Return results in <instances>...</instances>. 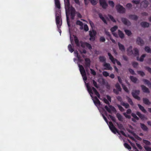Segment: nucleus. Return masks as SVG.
<instances>
[{"label": "nucleus", "mask_w": 151, "mask_h": 151, "mask_svg": "<svg viewBox=\"0 0 151 151\" xmlns=\"http://www.w3.org/2000/svg\"><path fill=\"white\" fill-rule=\"evenodd\" d=\"M87 87L89 93L90 94H93V93L92 92V90L90 88V87L89 86L87 85Z\"/></svg>", "instance_id": "55"}, {"label": "nucleus", "mask_w": 151, "mask_h": 151, "mask_svg": "<svg viewBox=\"0 0 151 151\" xmlns=\"http://www.w3.org/2000/svg\"><path fill=\"white\" fill-rule=\"evenodd\" d=\"M146 54H143L140 57V58H139L138 56L137 57V60H138L140 62H142L144 60V58L146 56Z\"/></svg>", "instance_id": "28"}, {"label": "nucleus", "mask_w": 151, "mask_h": 151, "mask_svg": "<svg viewBox=\"0 0 151 151\" xmlns=\"http://www.w3.org/2000/svg\"><path fill=\"white\" fill-rule=\"evenodd\" d=\"M118 28V27L116 26H114L113 27L111 28L110 29L111 31L112 32H114L116 31Z\"/></svg>", "instance_id": "46"}, {"label": "nucleus", "mask_w": 151, "mask_h": 151, "mask_svg": "<svg viewBox=\"0 0 151 151\" xmlns=\"http://www.w3.org/2000/svg\"><path fill=\"white\" fill-rule=\"evenodd\" d=\"M126 99L127 100L128 102L132 106L134 105L133 103L132 99L128 96H126Z\"/></svg>", "instance_id": "33"}, {"label": "nucleus", "mask_w": 151, "mask_h": 151, "mask_svg": "<svg viewBox=\"0 0 151 151\" xmlns=\"http://www.w3.org/2000/svg\"><path fill=\"white\" fill-rule=\"evenodd\" d=\"M55 6L58 9L60 8V4L59 0H54Z\"/></svg>", "instance_id": "20"}, {"label": "nucleus", "mask_w": 151, "mask_h": 151, "mask_svg": "<svg viewBox=\"0 0 151 151\" xmlns=\"http://www.w3.org/2000/svg\"><path fill=\"white\" fill-rule=\"evenodd\" d=\"M95 36H92L91 34L90 35L89 40L91 41H93L95 39Z\"/></svg>", "instance_id": "56"}, {"label": "nucleus", "mask_w": 151, "mask_h": 151, "mask_svg": "<svg viewBox=\"0 0 151 151\" xmlns=\"http://www.w3.org/2000/svg\"><path fill=\"white\" fill-rule=\"evenodd\" d=\"M103 101L105 103L109 105V106L110 108H109L107 106H105L104 107L105 109L108 112L110 113H111V110L113 111H116L115 108L112 105H110V103L107 99L105 98H104L103 99Z\"/></svg>", "instance_id": "3"}, {"label": "nucleus", "mask_w": 151, "mask_h": 151, "mask_svg": "<svg viewBox=\"0 0 151 151\" xmlns=\"http://www.w3.org/2000/svg\"><path fill=\"white\" fill-rule=\"evenodd\" d=\"M142 3L143 4V6L145 8H147L149 5V2L147 0H145Z\"/></svg>", "instance_id": "39"}, {"label": "nucleus", "mask_w": 151, "mask_h": 151, "mask_svg": "<svg viewBox=\"0 0 151 151\" xmlns=\"http://www.w3.org/2000/svg\"><path fill=\"white\" fill-rule=\"evenodd\" d=\"M126 99L127 100L128 102L132 106L134 105L133 103L132 99L128 96H126Z\"/></svg>", "instance_id": "34"}, {"label": "nucleus", "mask_w": 151, "mask_h": 151, "mask_svg": "<svg viewBox=\"0 0 151 151\" xmlns=\"http://www.w3.org/2000/svg\"><path fill=\"white\" fill-rule=\"evenodd\" d=\"M130 79L134 83H136L138 79L137 78L134 77L132 76H130Z\"/></svg>", "instance_id": "27"}, {"label": "nucleus", "mask_w": 151, "mask_h": 151, "mask_svg": "<svg viewBox=\"0 0 151 151\" xmlns=\"http://www.w3.org/2000/svg\"><path fill=\"white\" fill-rule=\"evenodd\" d=\"M120 104L124 106L126 109H128L129 107V104L127 103H125L124 102H122Z\"/></svg>", "instance_id": "37"}, {"label": "nucleus", "mask_w": 151, "mask_h": 151, "mask_svg": "<svg viewBox=\"0 0 151 151\" xmlns=\"http://www.w3.org/2000/svg\"><path fill=\"white\" fill-rule=\"evenodd\" d=\"M118 34L119 37L121 39H123L124 37V35L123 32L120 30H118Z\"/></svg>", "instance_id": "25"}, {"label": "nucleus", "mask_w": 151, "mask_h": 151, "mask_svg": "<svg viewBox=\"0 0 151 151\" xmlns=\"http://www.w3.org/2000/svg\"><path fill=\"white\" fill-rule=\"evenodd\" d=\"M139 93L140 91L139 90H133L132 92V94L134 98L138 101H140V98L137 95L139 94Z\"/></svg>", "instance_id": "7"}, {"label": "nucleus", "mask_w": 151, "mask_h": 151, "mask_svg": "<svg viewBox=\"0 0 151 151\" xmlns=\"http://www.w3.org/2000/svg\"><path fill=\"white\" fill-rule=\"evenodd\" d=\"M116 7L117 12L119 13H124L125 12V9L120 4L116 5Z\"/></svg>", "instance_id": "8"}, {"label": "nucleus", "mask_w": 151, "mask_h": 151, "mask_svg": "<svg viewBox=\"0 0 151 151\" xmlns=\"http://www.w3.org/2000/svg\"><path fill=\"white\" fill-rule=\"evenodd\" d=\"M119 109L121 111H124V109L119 104H117V105Z\"/></svg>", "instance_id": "57"}, {"label": "nucleus", "mask_w": 151, "mask_h": 151, "mask_svg": "<svg viewBox=\"0 0 151 151\" xmlns=\"http://www.w3.org/2000/svg\"><path fill=\"white\" fill-rule=\"evenodd\" d=\"M68 48L69 50L71 53H72L74 51V49L73 48L71 45H69L68 46Z\"/></svg>", "instance_id": "43"}, {"label": "nucleus", "mask_w": 151, "mask_h": 151, "mask_svg": "<svg viewBox=\"0 0 151 151\" xmlns=\"http://www.w3.org/2000/svg\"><path fill=\"white\" fill-rule=\"evenodd\" d=\"M66 14V20L68 25L69 27L70 26V24L69 18V15L70 14L71 19H73L74 18L76 10L75 9L71 6L70 7L69 6L68 9H67L66 7L65 8Z\"/></svg>", "instance_id": "1"}, {"label": "nucleus", "mask_w": 151, "mask_h": 151, "mask_svg": "<svg viewBox=\"0 0 151 151\" xmlns=\"http://www.w3.org/2000/svg\"><path fill=\"white\" fill-rule=\"evenodd\" d=\"M124 32H125L126 34L128 36H130L132 34L131 31L127 29L124 30Z\"/></svg>", "instance_id": "47"}, {"label": "nucleus", "mask_w": 151, "mask_h": 151, "mask_svg": "<svg viewBox=\"0 0 151 151\" xmlns=\"http://www.w3.org/2000/svg\"><path fill=\"white\" fill-rule=\"evenodd\" d=\"M85 65L86 68H89L91 65V60L88 58H86L85 60Z\"/></svg>", "instance_id": "13"}, {"label": "nucleus", "mask_w": 151, "mask_h": 151, "mask_svg": "<svg viewBox=\"0 0 151 151\" xmlns=\"http://www.w3.org/2000/svg\"><path fill=\"white\" fill-rule=\"evenodd\" d=\"M140 25L142 27H147L149 26V24L146 22H142L140 23Z\"/></svg>", "instance_id": "21"}, {"label": "nucleus", "mask_w": 151, "mask_h": 151, "mask_svg": "<svg viewBox=\"0 0 151 151\" xmlns=\"http://www.w3.org/2000/svg\"><path fill=\"white\" fill-rule=\"evenodd\" d=\"M108 3L109 5L111 6L112 8L114 7V3L112 1H108Z\"/></svg>", "instance_id": "53"}, {"label": "nucleus", "mask_w": 151, "mask_h": 151, "mask_svg": "<svg viewBox=\"0 0 151 151\" xmlns=\"http://www.w3.org/2000/svg\"><path fill=\"white\" fill-rule=\"evenodd\" d=\"M145 68L150 73H151V68L148 66L145 67Z\"/></svg>", "instance_id": "64"}, {"label": "nucleus", "mask_w": 151, "mask_h": 151, "mask_svg": "<svg viewBox=\"0 0 151 151\" xmlns=\"http://www.w3.org/2000/svg\"><path fill=\"white\" fill-rule=\"evenodd\" d=\"M138 106L139 109L142 111L143 113H146L147 112L146 110L145 109L144 107L142 105L139 104H138Z\"/></svg>", "instance_id": "29"}, {"label": "nucleus", "mask_w": 151, "mask_h": 151, "mask_svg": "<svg viewBox=\"0 0 151 151\" xmlns=\"http://www.w3.org/2000/svg\"><path fill=\"white\" fill-rule=\"evenodd\" d=\"M74 41L77 46L79 47L81 45V46L83 47H84L86 46L89 49H92V47L91 45L89 43L87 42H83L82 41L79 42V40L77 37H75L74 38Z\"/></svg>", "instance_id": "2"}, {"label": "nucleus", "mask_w": 151, "mask_h": 151, "mask_svg": "<svg viewBox=\"0 0 151 151\" xmlns=\"http://www.w3.org/2000/svg\"><path fill=\"white\" fill-rule=\"evenodd\" d=\"M132 64L133 67L135 68H137L138 65V63L136 62H132Z\"/></svg>", "instance_id": "49"}, {"label": "nucleus", "mask_w": 151, "mask_h": 151, "mask_svg": "<svg viewBox=\"0 0 151 151\" xmlns=\"http://www.w3.org/2000/svg\"><path fill=\"white\" fill-rule=\"evenodd\" d=\"M143 143L145 144L146 145L150 146L151 145L150 142L148 140L143 139Z\"/></svg>", "instance_id": "52"}, {"label": "nucleus", "mask_w": 151, "mask_h": 151, "mask_svg": "<svg viewBox=\"0 0 151 151\" xmlns=\"http://www.w3.org/2000/svg\"><path fill=\"white\" fill-rule=\"evenodd\" d=\"M145 51L147 53H151V49L149 47L146 46L145 48Z\"/></svg>", "instance_id": "42"}, {"label": "nucleus", "mask_w": 151, "mask_h": 151, "mask_svg": "<svg viewBox=\"0 0 151 151\" xmlns=\"http://www.w3.org/2000/svg\"><path fill=\"white\" fill-rule=\"evenodd\" d=\"M140 125L141 128L143 131H147L148 130V128L145 124L140 123Z\"/></svg>", "instance_id": "22"}, {"label": "nucleus", "mask_w": 151, "mask_h": 151, "mask_svg": "<svg viewBox=\"0 0 151 151\" xmlns=\"http://www.w3.org/2000/svg\"><path fill=\"white\" fill-rule=\"evenodd\" d=\"M109 127L111 131L114 134H115L116 133H117L119 134V132L117 130V129L115 127L113 124V123L111 122H109Z\"/></svg>", "instance_id": "5"}, {"label": "nucleus", "mask_w": 151, "mask_h": 151, "mask_svg": "<svg viewBox=\"0 0 151 151\" xmlns=\"http://www.w3.org/2000/svg\"><path fill=\"white\" fill-rule=\"evenodd\" d=\"M103 66L106 68H104V70H112L113 68L111 66L110 64L109 63H105L103 64Z\"/></svg>", "instance_id": "11"}, {"label": "nucleus", "mask_w": 151, "mask_h": 151, "mask_svg": "<svg viewBox=\"0 0 151 151\" xmlns=\"http://www.w3.org/2000/svg\"><path fill=\"white\" fill-rule=\"evenodd\" d=\"M89 32L90 36L91 34L92 36H96V32L93 30L92 31H90Z\"/></svg>", "instance_id": "44"}, {"label": "nucleus", "mask_w": 151, "mask_h": 151, "mask_svg": "<svg viewBox=\"0 0 151 151\" xmlns=\"http://www.w3.org/2000/svg\"><path fill=\"white\" fill-rule=\"evenodd\" d=\"M90 70L91 71V74L95 76L96 75V73L95 71L93 69L90 68Z\"/></svg>", "instance_id": "59"}, {"label": "nucleus", "mask_w": 151, "mask_h": 151, "mask_svg": "<svg viewBox=\"0 0 151 151\" xmlns=\"http://www.w3.org/2000/svg\"><path fill=\"white\" fill-rule=\"evenodd\" d=\"M128 70H129V73L133 75L135 74V72H134V70L133 69H132L131 68H129L128 69Z\"/></svg>", "instance_id": "62"}, {"label": "nucleus", "mask_w": 151, "mask_h": 151, "mask_svg": "<svg viewBox=\"0 0 151 151\" xmlns=\"http://www.w3.org/2000/svg\"><path fill=\"white\" fill-rule=\"evenodd\" d=\"M99 61L102 63H106V59L104 56H100L99 57Z\"/></svg>", "instance_id": "23"}, {"label": "nucleus", "mask_w": 151, "mask_h": 151, "mask_svg": "<svg viewBox=\"0 0 151 151\" xmlns=\"http://www.w3.org/2000/svg\"><path fill=\"white\" fill-rule=\"evenodd\" d=\"M105 40V38L103 36L101 37L99 39V41L101 42H104Z\"/></svg>", "instance_id": "58"}, {"label": "nucleus", "mask_w": 151, "mask_h": 151, "mask_svg": "<svg viewBox=\"0 0 151 151\" xmlns=\"http://www.w3.org/2000/svg\"><path fill=\"white\" fill-rule=\"evenodd\" d=\"M56 22L58 29L60 28L62 24V22L61 20V17L59 15L56 16Z\"/></svg>", "instance_id": "6"}, {"label": "nucleus", "mask_w": 151, "mask_h": 151, "mask_svg": "<svg viewBox=\"0 0 151 151\" xmlns=\"http://www.w3.org/2000/svg\"><path fill=\"white\" fill-rule=\"evenodd\" d=\"M137 73L140 76L142 77L144 76L145 75V74L144 73V72L142 71H137Z\"/></svg>", "instance_id": "51"}, {"label": "nucleus", "mask_w": 151, "mask_h": 151, "mask_svg": "<svg viewBox=\"0 0 151 151\" xmlns=\"http://www.w3.org/2000/svg\"><path fill=\"white\" fill-rule=\"evenodd\" d=\"M92 5H95L98 2V0H89Z\"/></svg>", "instance_id": "45"}, {"label": "nucleus", "mask_w": 151, "mask_h": 151, "mask_svg": "<svg viewBox=\"0 0 151 151\" xmlns=\"http://www.w3.org/2000/svg\"><path fill=\"white\" fill-rule=\"evenodd\" d=\"M129 17L130 19L135 21L137 20L138 19V16L134 14L129 15Z\"/></svg>", "instance_id": "19"}, {"label": "nucleus", "mask_w": 151, "mask_h": 151, "mask_svg": "<svg viewBox=\"0 0 151 151\" xmlns=\"http://www.w3.org/2000/svg\"><path fill=\"white\" fill-rule=\"evenodd\" d=\"M108 17L111 20V21H112L113 22H116V20L111 15L109 14L108 15Z\"/></svg>", "instance_id": "54"}, {"label": "nucleus", "mask_w": 151, "mask_h": 151, "mask_svg": "<svg viewBox=\"0 0 151 151\" xmlns=\"http://www.w3.org/2000/svg\"><path fill=\"white\" fill-rule=\"evenodd\" d=\"M76 24L77 25H79L81 26V29H82L83 28V23L80 21V20H78L76 21Z\"/></svg>", "instance_id": "36"}, {"label": "nucleus", "mask_w": 151, "mask_h": 151, "mask_svg": "<svg viewBox=\"0 0 151 151\" xmlns=\"http://www.w3.org/2000/svg\"><path fill=\"white\" fill-rule=\"evenodd\" d=\"M116 117L120 121L122 122L123 121V118L122 116L119 113H117L116 115Z\"/></svg>", "instance_id": "31"}, {"label": "nucleus", "mask_w": 151, "mask_h": 151, "mask_svg": "<svg viewBox=\"0 0 151 151\" xmlns=\"http://www.w3.org/2000/svg\"><path fill=\"white\" fill-rule=\"evenodd\" d=\"M124 145L125 147L128 150H130L131 149V147L128 143H124Z\"/></svg>", "instance_id": "50"}, {"label": "nucleus", "mask_w": 151, "mask_h": 151, "mask_svg": "<svg viewBox=\"0 0 151 151\" xmlns=\"http://www.w3.org/2000/svg\"><path fill=\"white\" fill-rule=\"evenodd\" d=\"M142 81L145 83L148 86H151V83L148 80L146 79H143Z\"/></svg>", "instance_id": "38"}, {"label": "nucleus", "mask_w": 151, "mask_h": 151, "mask_svg": "<svg viewBox=\"0 0 151 151\" xmlns=\"http://www.w3.org/2000/svg\"><path fill=\"white\" fill-rule=\"evenodd\" d=\"M133 50L134 51V52H133V55L135 56H137V55H139V50L138 49L136 48H134L133 49Z\"/></svg>", "instance_id": "32"}, {"label": "nucleus", "mask_w": 151, "mask_h": 151, "mask_svg": "<svg viewBox=\"0 0 151 151\" xmlns=\"http://www.w3.org/2000/svg\"><path fill=\"white\" fill-rule=\"evenodd\" d=\"M100 5L103 9H106L108 6L105 0H99Z\"/></svg>", "instance_id": "9"}, {"label": "nucleus", "mask_w": 151, "mask_h": 151, "mask_svg": "<svg viewBox=\"0 0 151 151\" xmlns=\"http://www.w3.org/2000/svg\"><path fill=\"white\" fill-rule=\"evenodd\" d=\"M65 2V8L66 7L67 9L69 8L70 5V1L69 0H64Z\"/></svg>", "instance_id": "24"}, {"label": "nucleus", "mask_w": 151, "mask_h": 151, "mask_svg": "<svg viewBox=\"0 0 151 151\" xmlns=\"http://www.w3.org/2000/svg\"><path fill=\"white\" fill-rule=\"evenodd\" d=\"M103 75L106 77L109 76V73L107 72L104 71L102 73Z\"/></svg>", "instance_id": "61"}, {"label": "nucleus", "mask_w": 151, "mask_h": 151, "mask_svg": "<svg viewBox=\"0 0 151 151\" xmlns=\"http://www.w3.org/2000/svg\"><path fill=\"white\" fill-rule=\"evenodd\" d=\"M136 114L140 117L141 119H143L144 118V116L141 114L140 112L137 111L136 113Z\"/></svg>", "instance_id": "40"}, {"label": "nucleus", "mask_w": 151, "mask_h": 151, "mask_svg": "<svg viewBox=\"0 0 151 151\" xmlns=\"http://www.w3.org/2000/svg\"><path fill=\"white\" fill-rule=\"evenodd\" d=\"M115 87L117 90L119 91H122V88L121 87L120 85L118 83H117L115 85Z\"/></svg>", "instance_id": "41"}, {"label": "nucleus", "mask_w": 151, "mask_h": 151, "mask_svg": "<svg viewBox=\"0 0 151 151\" xmlns=\"http://www.w3.org/2000/svg\"><path fill=\"white\" fill-rule=\"evenodd\" d=\"M121 20L122 22L125 25H129L130 24V22L126 18H122Z\"/></svg>", "instance_id": "14"}, {"label": "nucleus", "mask_w": 151, "mask_h": 151, "mask_svg": "<svg viewBox=\"0 0 151 151\" xmlns=\"http://www.w3.org/2000/svg\"><path fill=\"white\" fill-rule=\"evenodd\" d=\"M122 86L124 90L127 93H129V91L126 86L124 84H122Z\"/></svg>", "instance_id": "48"}, {"label": "nucleus", "mask_w": 151, "mask_h": 151, "mask_svg": "<svg viewBox=\"0 0 151 151\" xmlns=\"http://www.w3.org/2000/svg\"><path fill=\"white\" fill-rule=\"evenodd\" d=\"M126 99L127 100L128 102L132 106L134 105L133 103L132 99L128 96H126Z\"/></svg>", "instance_id": "35"}, {"label": "nucleus", "mask_w": 151, "mask_h": 151, "mask_svg": "<svg viewBox=\"0 0 151 151\" xmlns=\"http://www.w3.org/2000/svg\"><path fill=\"white\" fill-rule=\"evenodd\" d=\"M116 99L119 101L121 102H121H123L122 101V99L120 96H118L116 97Z\"/></svg>", "instance_id": "63"}, {"label": "nucleus", "mask_w": 151, "mask_h": 151, "mask_svg": "<svg viewBox=\"0 0 151 151\" xmlns=\"http://www.w3.org/2000/svg\"><path fill=\"white\" fill-rule=\"evenodd\" d=\"M80 71L82 75L83 79L84 81H86L87 80L86 73L85 71L83 66L81 65H79Z\"/></svg>", "instance_id": "4"}, {"label": "nucleus", "mask_w": 151, "mask_h": 151, "mask_svg": "<svg viewBox=\"0 0 151 151\" xmlns=\"http://www.w3.org/2000/svg\"><path fill=\"white\" fill-rule=\"evenodd\" d=\"M127 54L128 55H131L133 54V52L132 50V46H130L128 47L127 50Z\"/></svg>", "instance_id": "16"}, {"label": "nucleus", "mask_w": 151, "mask_h": 151, "mask_svg": "<svg viewBox=\"0 0 151 151\" xmlns=\"http://www.w3.org/2000/svg\"><path fill=\"white\" fill-rule=\"evenodd\" d=\"M141 87L143 91L145 93H149L150 91L149 89L144 85H141Z\"/></svg>", "instance_id": "17"}, {"label": "nucleus", "mask_w": 151, "mask_h": 151, "mask_svg": "<svg viewBox=\"0 0 151 151\" xmlns=\"http://www.w3.org/2000/svg\"><path fill=\"white\" fill-rule=\"evenodd\" d=\"M118 45L119 49L122 52H124L125 51V48L124 45L119 42L118 43Z\"/></svg>", "instance_id": "18"}, {"label": "nucleus", "mask_w": 151, "mask_h": 151, "mask_svg": "<svg viewBox=\"0 0 151 151\" xmlns=\"http://www.w3.org/2000/svg\"><path fill=\"white\" fill-rule=\"evenodd\" d=\"M93 102L96 106L100 105L101 104V102L96 96H95L93 99Z\"/></svg>", "instance_id": "12"}, {"label": "nucleus", "mask_w": 151, "mask_h": 151, "mask_svg": "<svg viewBox=\"0 0 151 151\" xmlns=\"http://www.w3.org/2000/svg\"><path fill=\"white\" fill-rule=\"evenodd\" d=\"M92 81L94 86L96 88H98L99 86L97 85L96 82L94 80H93Z\"/></svg>", "instance_id": "60"}, {"label": "nucleus", "mask_w": 151, "mask_h": 151, "mask_svg": "<svg viewBox=\"0 0 151 151\" xmlns=\"http://www.w3.org/2000/svg\"><path fill=\"white\" fill-rule=\"evenodd\" d=\"M136 42L138 45L141 46H143L144 44V41L139 37H137Z\"/></svg>", "instance_id": "10"}, {"label": "nucleus", "mask_w": 151, "mask_h": 151, "mask_svg": "<svg viewBox=\"0 0 151 151\" xmlns=\"http://www.w3.org/2000/svg\"><path fill=\"white\" fill-rule=\"evenodd\" d=\"M143 103L147 105H149L151 104V102L149 100L146 98H144L143 99Z\"/></svg>", "instance_id": "26"}, {"label": "nucleus", "mask_w": 151, "mask_h": 151, "mask_svg": "<svg viewBox=\"0 0 151 151\" xmlns=\"http://www.w3.org/2000/svg\"><path fill=\"white\" fill-rule=\"evenodd\" d=\"M108 55L109 57V59L111 61L113 64H115V62H116V60L117 59H115L110 53L108 52Z\"/></svg>", "instance_id": "15"}, {"label": "nucleus", "mask_w": 151, "mask_h": 151, "mask_svg": "<svg viewBox=\"0 0 151 151\" xmlns=\"http://www.w3.org/2000/svg\"><path fill=\"white\" fill-rule=\"evenodd\" d=\"M99 18L102 20V21H103L104 23L105 24H107V22L104 17L101 14L99 13Z\"/></svg>", "instance_id": "30"}]
</instances>
